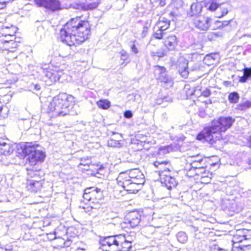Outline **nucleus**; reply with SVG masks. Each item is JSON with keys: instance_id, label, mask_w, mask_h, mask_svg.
I'll list each match as a JSON object with an SVG mask.
<instances>
[{"instance_id": "obj_64", "label": "nucleus", "mask_w": 251, "mask_h": 251, "mask_svg": "<svg viewBox=\"0 0 251 251\" xmlns=\"http://www.w3.org/2000/svg\"><path fill=\"white\" fill-rule=\"evenodd\" d=\"M225 83L226 84V85H227L228 83H230V82H229L228 81H225Z\"/></svg>"}, {"instance_id": "obj_45", "label": "nucleus", "mask_w": 251, "mask_h": 251, "mask_svg": "<svg viewBox=\"0 0 251 251\" xmlns=\"http://www.w3.org/2000/svg\"><path fill=\"white\" fill-rule=\"evenodd\" d=\"M244 75L248 78L251 77V68H245L243 70Z\"/></svg>"}, {"instance_id": "obj_12", "label": "nucleus", "mask_w": 251, "mask_h": 251, "mask_svg": "<svg viewBox=\"0 0 251 251\" xmlns=\"http://www.w3.org/2000/svg\"><path fill=\"white\" fill-rule=\"evenodd\" d=\"M160 180L168 190L175 188L177 185L176 179L170 175V172H163L160 174Z\"/></svg>"}, {"instance_id": "obj_39", "label": "nucleus", "mask_w": 251, "mask_h": 251, "mask_svg": "<svg viewBox=\"0 0 251 251\" xmlns=\"http://www.w3.org/2000/svg\"><path fill=\"white\" fill-rule=\"evenodd\" d=\"M70 6L74 9L84 11V2H74L71 4Z\"/></svg>"}, {"instance_id": "obj_43", "label": "nucleus", "mask_w": 251, "mask_h": 251, "mask_svg": "<svg viewBox=\"0 0 251 251\" xmlns=\"http://www.w3.org/2000/svg\"><path fill=\"white\" fill-rule=\"evenodd\" d=\"M172 4L174 7L178 9L183 6V1L182 0H173Z\"/></svg>"}, {"instance_id": "obj_4", "label": "nucleus", "mask_w": 251, "mask_h": 251, "mask_svg": "<svg viewBox=\"0 0 251 251\" xmlns=\"http://www.w3.org/2000/svg\"><path fill=\"white\" fill-rule=\"evenodd\" d=\"M117 183L129 193H136L139 186L144 182L143 174L137 169L121 173L117 178Z\"/></svg>"}, {"instance_id": "obj_47", "label": "nucleus", "mask_w": 251, "mask_h": 251, "mask_svg": "<svg viewBox=\"0 0 251 251\" xmlns=\"http://www.w3.org/2000/svg\"><path fill=\"white\" fill-rule=\"evenodd\" d=\"M82 202H83V200H81V204H80V205L79 206V207L80 208H82V209H84V210H85V212H86V213H89V214H90V212H91V211L93 209H91V208L87 209L88 206H87V207H86V206H85L83 205L82 204Z\"/></svg>"}, {"instance_id": "obj_8", "label": "nucleus", "mask_w": 251, "mask_h": 251, "mask_svg": "<svg viewBox=\"0 0 251 251\" xmlns=\"http://www.w3.org/2000/svg\"><path fill=\"white\" fill-rule=\"evenodd\" d=\"M170 22L165 18H160L154 27L153 36L157 39H161L166 34V30L170 25Z\"/></svg>"}, {"instance_id": "obj_53", "label": "nucleus", "mask_w": 251, "mask_h": 251, "mask_svg": "<svg viewBox=\"0 0 251 251\" xmlns=\"http://www.w3.org/2000/svg\"><path fill=\"white\" fill-rule=\"evenodd\" d=\"M31 88H33L34 90L38 91L40 89V86L38 84H32L31 86Z\"/></svg>"}, {"instance_id": "obj_62", "label": "nucleus", "mask_w": 251, "mask_h": 251, "mask_svg": "<svg viewBox=\"0 0 251 251\" xmlns=\"http://www.w3.org/2000/svg\"><path fill=\"white\" fill-rule=\"evenodd\" d=\"M197 2L201 3L204 1L205 0H196Z\"/></svg>"}, {"instance_id": "obj_20", "label": "nucleus", "mask_w": 251, "mask_h": 251, "mask_svg": "<svg viewBox=\"0 0 251 251\" xmlns=\"http://www.w3.org/2000/svg\"><path fill=\"white\" fill-rule=\"evenodd\" d=\"M42 186V182L40 180L35 179L28 180L26 185L28 190L32 192H37L40 190Z\"/></svg>"}, {"instance_id": "obj_57", "label": "nucleus", "mask_w": 251, "mask_h": 251, "mask_svg": "<svg viewBox=\"0 0 251 251\" xmlns=\"http://www.w3.org/2000/svg\"><path fill=\"white\" fill-rule=\"evenodd\" d=\"M27 171H28V175H30V176H32V174H34V175H36V173H37V172H36L35 173L34 172H33L32 171V169H31V168H30V169L27 168Z\"/></svg>"}, {"instance_id": "obj_14", "label": "nucleus", "mask_w": 251, "mask_h": 251, "mask_svg": "<svg viewBox=\"0 0 251 251\" xmlns=\"http://www.w3.org/2000/svg\"><path fill=\"white\" fill-rule=\"evenodd\" d=\"M7 142L9 141L7 139L0 138V155H8L13 152L12 148Z\"/></svg>"}, {"instance_id": "obj_33", "label": "nucleus", "mask_w": 251, "mask_h": 251, "mask_svg": "<svg viewBox=\"0 0 251 251\" xmlns=\"http://www.w3.org/2000/svg\"><path fill=\"white\" fill-rule=\"evenodd\" d=\"M175 146H174L173 145H170L166 146H162L159 148V151L160 152H162L163 154L168 153L171 151H175L174 148Z\"/></svg>"}, {"instance_id": "obj_36", "label": "nucleus", "mask_w": 251, "mask_h": 251, "mask_svg": "<svg viewBox=\"0 0 251 251\" xmlns=\"http://www.w3.org/2000/svg\"><path fill=\"white\" fill-rule=\"evenodd\" d=\"M150 55L151 57L155 58H160L166 55V52L163 50H159L156 51H151Z\"/></svg>"}, {"instance_id": "obj_30", "label": "nucleus", "mask_w": 251, "mask_h": 251, "mask_svg": "<svg viewBox=\"0 0 251 251\" xmlns=\"http://www.w3.org/2000/svg\"><path fill=\"white\" fill-rule=\"evenodd\" d=\"M223 32L221 31H215L209 32L207 35V38L210 41L215 40L218 37H222Z\"/></svg>"}, {"instance_id": "obj_21", "label": "nucleus", "mask_w": 251, "mask_h": 251, "mask_svg": "<svg viewBox=\"0 0 251 251\" xmlns=\"http://www.w3.org/2000/svg\"><path fill=\"white\" fill-rule=\"evenodd\" d=\"M18 28L15 26L11 25L9 26H3L1 29V34L2 36H10V38H13L15 34L16 33Z\"/></svg>"}, {"instance_id": "obj_44", "label": "nucleus", "mask_w": 251, "mask_h": 251, "mask_svg": "<svg viewBox=\"0 0 251 251\" xmlns=\"http://www.w3.org/2000/svg\"><path fill=\"white\" fill-rule=\"evenodd\" d=\"M189 159H191V160L190 161V163H195V162H200L201 160H203L205 158H203L201 156L198 155L196 156H192L188 157Z\"/></svg>"}, {"instance_id": "obj_5", "label": "nucleus", "mask_w": 251, "mask_h": 251, "mask_svg": "<svg viewBox=\"0 0 251 251\" xmlns=\"http://www.w3.org/2000/svg\"><path fill=\"white\" fill-rule=\"evenodd\" d=\"M132 242L129 235L119 234L102 237L100 243L102 246L109 248L106 251H129Z\"/></svg>"}, {"instance_id": "obj_24", "label": "nucleus", "mask_w": 251, "mask_h": 251, "mask_svg": "<svg viewBox=\"0 0 251 251\" xmlns=\"http://www.w3.org/2000/svg\"><path fill=\"white\" fill-rule=\"evenodd\" d=\"M168 163L166 161H156L153 163V166L155 167L157 170L155 172L158 173L159 176L160 177V174L163 172H170V170L168 168L166 167V165Z\"/></svg>"}, {"instance_id": "obj_25", "label": "nucleus", "mask_w": 251, "mask_h": 251, "mask_svg": "<svg viewBox=\"0 0 251 251\" xmlns=\"http://www.w3.org/2000/svg\"><path fill=\"white\" fill-rule=\"evenodd\" d=\"M38 147V146L35 147V145H31L30 143H26L22 149V153L25 157L28 156V158H31L32 152H33L36 148Z\"/></svg>"}, {"instance_id": "obj_60", "label": "nucleus", "mask_w": 251, "mask_h": 251, "mask_svg": "<svg viewBox=\"0 0 251 251\" xmlns=\"http://www.w3.org/2000/svg\"><path fill=\"white\" fill-rule=\"evenodd\" d=\"M248 144L250 148H251V136L249 137V138L248 139Z\"/></svg>"}, {"instance_id": "obj_1", "label": "nucleus", "mask_w": 251, "mask_h": 251, "mask_svg": "<svg viewBox=\"0 0 251 251\" xmlns=\"http://www.w3.org/2000/svg\"><path fill=\"white\" fill-rule=\"evenodd\" d=\"M91 26L81 17L71 19L60 30L59 38L66 45L77 46L86 40L90 35Z\"/></svg>"}, {"instance_id": "obj_22", "label": "nucleus", "mask_w": 251, "mask_h": 251, "mask_svg": "<svg viewBox=\"0 0 251 251\" xmlns=\"http://www.w3.org/2000/svg\"><path fill=\"white\" fill-rule=\"evenodd\" d=\"M202 8L201 3L199 2H194L192 4L190 8V11L188 12V15L189 17L197 16L201 12Z\"/></svg>"}, {"instance_id": "obj_54", "label": "nucleus", "mask_w": 251, "mask_h": 251, "mask_svg": "<svg viewBox=\"0 0 251 251\" xmlns=\"http://www.w3.org/2000/svg\"><path fill=\"white\" fill-rule=\"evenodd\" d=\"M249 78L247 76H246L244 75H243L242 76L240 77L239 81L242 83H244V82H246V81Z\"/></svg>"}, {"instance_id": "obj_41", "label": "nucleus", "mask_w": 251, "mask_h": 251, "mask_svg": "<svg viewBox=\"0 0 251 251\" xmlns=\"http://www.w3.org/2000/svg\"><path fill=\"white\" fill-rule=\"evenodd\" d=\"M120 54L121 55V59L124 61H127L129 59V54L124 50L120 51Z\"/></svg>"}, {"instance_id": "obj_56", "label": "nucleus", "mask_w": 251, "mask_h": 251, "mask_svg": "<svg viewBox=\"0 0 251 251\" xmlns=\"http://www.w3.org/2000/svg\"><path fill=\"white\" fill-rule=\"evenodd\" d=\"M231 251H243L242 249L240 247H233Z\"/></svg>"}, {"instance_id": "obj_37", "label": "nucleus", "mask_w": 251, "mask_h": 251, "mask_svg": "<svg viewBox=\"0 0 251 251\" xmlns=\"http://www.w3.org/2000/svg\"><path fill=\"white\" fill-rule=\"evenodd\" d=\"M98 6V3L94 2H84V11L92 10L96 8Z\"/></svg>"}, {"instance_id": "obj_50", "label": "nucleus", "mask_w": 251, "mask_h": 251, "mask_svg": "<svg viewBox=\"0 0 251 251\" xmlns=\"http://www.w3.org/2000/svg\"><path fill=\"white\" fill-rule=\"evenodd\" d=\"M151 20H148L145 23L143 27H145V28L149 29V28L151 26Z\"/></svg>"}, {"instance_id": "obj_13", "label": "nucleus", "mask_w": 251, "mask_h": 251, "mask_svg": "<svg viewBox=\"0 0 251 251\" xmlns=\"http://www.w3.org/2000/svg\"><path fill=\"white\" fill-rule=\"evenodd\" d=\"M211 19L208 17L197 16L194 20V24L198 28L202 30H207L210 26Z\"/></svg>"}, {"instance_id": "obj_59", "label": "nucleus", "mask_w": 251, "mask_h": 251, "mask_svg": "<svg viewBox=\"0 0 251 251\" xmlns=\"http://www.w3.org/2000/svg\"><path fill=\"white\" fill-rule=\"evenodd\" d=\"M130 62V60H128L127 62H124L121 64V66L123 67H125L128 63Z\"/></svg>"}, {"instance_id": "obj_46", "label": "nucleus", "mask_w": 251, "mask_h": 251, "mask_svg": "<svg viewBox=\"0 0 251 251\" xmlns=\"http://www.w3.org/2000/svg\"><path fill=\"white\" fill-rule=\"evenodd\" d=\"M216 54H209L206 55L204 58V61H205L206 62L208 60H209V61L214 60H215L214 57L216 56Z\"/></svg>"}, {"instance_id": "obj_9", "label": "nucleus", "mask_w": 251, "mask_h": 251, "mask_svg": "<svg viewBox=\"0 0 251 251\" xmlns=\"http://www.w3.org/2000/svg\"><path fill=\"white\" fill-rule=\"evenodd\" d=\"M103 197L101 189L94 187L87 188L84 190L83 195V202L86 204L95 200H100Z\"/></svg>"}, {"instance_id": "obj_3", "label": "nucleus", "mask_w": 251, "mask_h": 251, "mask_svg": "<svg viewBox=\"0 0 251 251\" xmlns=\"http://www.w3.org/2000/svg\"><path fill=\"white\" fill-rule=\"evenodd\" d=\"M74 103V97L66 93H61L53 97L48 105L47 112L51 117L64 116L70 114V109Z\"/></svg>"}, {"instance_id": "obj_31", "label": "nucleus", "mask_w": 251, "mask_h": 251, "mask_svg": "<svg viewBox=\"0 0 251 251\" xmlns=\"http://www.w3.org/2000/svg\"><path fill=\"white\" fill-rule=\"evenodd\" d=\"M193 94H195L197 96H198L199 94H200L201 95H202L205 97H208L211 95V91L209 89L206 88L205 90L201 92V90L198 89V87L195 90Z\"/></svg>"}, {"instance_id": "obj_49", "label": "nucleus", "mask_w": 251, "mask_h": 251, "mask_svg": "<svg viewBox=\"0 0 251 251\" xmlns=\"http://www.w3.org/2000/svg\"><path fill=\"white\" fill-rule=\"evenodd\" d=\"M2 36H1V37ZM4 38H2L1 39V42H4V43H8L10 41H13V39L12 38H10V36H7V37H5V36H3Z\"/></svg>"}, {"instance_id": "obj_23", "label": "nucleus", "mask_w": 251, "mask_h": 251, "mask_svg": "<svg viewBox=\"0 0 251 251\" xmlns=\"http://www.w3.org/2000/svg\"><path fill=\"white\" fill-rule=\"evenodd\" d=\"M189 166L190 167L188 169V173H191L195 170L206 168L207 167L206 158L203 160H201L200 162L196 161L195 163H190Z\"/></svg>"}, {"instance_id": "obj_7", "label": "nucleus", "mask_w": 251, "mask_h": 251, "mask_svg": "<svg viewBox=\"0 0 251 251\" xmlns=\"http://www.w3.org/2000/svg\"><path fill=\"white\" fill-rule=\"evenodd\" d=\"M232 241L233 244L244 242L243 246L245 247L251 245V229L244 228L237 230Z\"/></svg>"}, {"instance_id": "obj_48", "label": "nucleus", "mask_w": 251, "mask_h": 251, "mask_svg": "<svg viewBox=\"0 0 251 251\" xmlns=\"http://www.w3.org/2000/svg\"><path fill=\"white\" fill-rule=\"evenodd\" d=\"M132 116V113L130 110H126L124 113V116L126 118L130 119Z\"/></svg>"}, {"instance_id": "obj_35", "label": "nucleus", "mask_w": 251, "mask_h": 251, "mask_svg": "<svg viewBox=\"0 0 251 251\" xmlns=\"http://www.w3.org/2000/svg\"><path fill=\"white\" fill-rule=\"evenodd\" d=\"M107 146L108 147L114 148H120L122 146V144L119 140H116L113 139H111L108 141Z\"/></svg>"}, {"instance_id": "obj_34", "label": "nucleus", "mask_w": 251, "mask_h": 251, "mask_svg": "<svg viewBox=\"0 0 251 251\" xmlns=\"http://www.w3.org/2000/svg\"><path fill=\"white\" fill-rule=\"evenodd\" d=\"M251 107V101H247L237 105L236 108L239 110H246Z\"/></svg>"}, {"instance_id": "obj_26", "label": "nucleus", "mask_w": 251, "mask_h": 251, "mask_svg": "<svg viewBox=\"0 0 251 251\" xmlns=\"http://www.w3.org/2000/svg\"><path fill=\"white\" fill-rule=\"evenodd\" d=\"M91 157L85 156L80 159V163L78 165V167L84 170L88 171L89 169V164L90 163Z\"/></svg>"}, {"instance_id": "obj_18", "label": "nucleus", "mask_w": 251, "mask_h": 251, "mask_svg": "<svg viewBox=\"0 0 251 251\" xmlns=\"http://www.w3.org/2000/svg\"><path fill=\"white\" fill-rule=\"evenodd\" d=\"M132 227L137 226L141 221V215L139 213L135 212H131L127 215L126 220Z\"/></svg>"}, {"instance_id": "obj_55", "label": "nucleus", "mask_w": 251, "mask_h": 251, "mask_svg": "<svg viewBox=\"0 0 251 251\" xmlns=\"http://www.w3.org/2000/svg\"><path fill=\"white\" fill-rule=\"evenodd\" d=\"M162 101H163L171 102L172 101V98H171L169 96H164L162 98Z\"/></svg>"}, {"instance_id": "obj_40", "label": "nucleus", "mask_w": 251, "mask_h": 251, "mask_svg": "<svg viewBox=\"0 0 251 251\" xmlns=\"http://www.w3.org/2000/svg\"><path fill=\"white\" fill-rule=\"evenodd\" d=\"M151 2L154 6H163L166 4L165 0H150Z\"/></svg>"}, {"instance_id": "obj_52", "label": "nucleus", "mask_w": 251, "mask_h": 251, "mask_svg": "<svg viewBox=\"0 0 251 251\" xmlns=\"http://www.w3.org/2000/svg\"><path fill=\"white\" fill-rule=\"evenodd\" d=\"M148 30L149 29L145 28V27H143V30L141 33L142 38H145L147 36L148 32Z\"/></svg>"}, {"instance_id": "obj_29", "label": "nucleus", "mask_w": 251, "mask_h": 251, "mask_svg": "<svg viewBox=\"0 0 251 251\" xmlns=\"http://www.w3.org/2000/svg\"><path fill=\"white\" fill-rule=\"evenodd\" d=\"M239 94L235 91L230 93L228 96L229 101L232 103H237L239 101Z\"/></svg>"}, {"instance_id": "obj_58", "label": "nucleus", "mask_w": 251, "mask_h": 251, "mask_svg": "<svg viewBox=\"0 0 251 251\" xmlns=\"http://www.w3.org/2000/svg\"><path fill=\"white\" fill-rule=\"evenodd\" d=\"M92 175L99 178H100L101 176L100 173H99L98 171H97L96 173L92 174Z\"/></svg>"}, {"instance_id": "obj_16", "label": "nucleus", "mask_w": 251, "mask_h": 251, "mask_svg": "<svg viewBox=\"0 0 251 251\" xmlns=\"http://www.w3.org/2000/svg\"><path fill=\"white\" fill-rule=\"evenodd\" d=\"M37 148H36L33 152H32L31 158H28L29 163L32 165H35L38 161H43L45 157V152L37 149Z\"/></svg>"}, {"instance_id": "obj_38", "label": "nucleus", "mask_w": 251, "mask_h": 251, "mask_svg": "<svg viewBox=\"0 0 251 251\" xmlns=\"http://www.w3.org/2000/svg\"><path fill=\"white\" fill-rule=\"evenodd\" d=\"M100 200L92 201L89 202V206H88L87 209H98L100 207L101 204L99 201Z\"/></svg>"}, {"instance_id": "obj_2", "label": "nucleus", "mask_w": 251, "mask_h": 251, "mask_svg": "<svg viewBox=\"0 0 251 251\" xmlns=\"http://www.w3.org/2000/svg\"><path fill=\"white\" fill-rule=\"evenodd\" d=\"M235 122L231 117H221L213 121L211 125L205 127L197 136L198 140L204 139L213 145L222 138L221 132L229 128Z\"/></svg>"}, {"instance_id": "obj_19", "label": "nucleus", "mask_w": 251, "mask_h": 251, "mask_svg": "<svg viewBox=\"0 0 251 251\" xmlns=\"http://www.w3.org/2000/svg\"><path fill=\"white\" fill-rule=\"evenodd\" d=\"M178 44V40L176 35H171L167 37L164 42L165 46L169 50H176Z\"/></svg>"}, {"instance_id": "obj_10", "label": "nucleus", "mask_w": 251, "mask_h": 251, "mask_svg": "<svg viewBox=\"0 0 251 251\" xmlns=\"http://www.w3.org/2000/svg\"><path fill=\"white\" fill-rule=\"evenodd\" d=\"M37 5L44 7L51 11L62 9L61 2L59 0H35Z\"/></svg>"}, {"instance_id": "obj_63", "label": "nucleus", "mask_w": 251, "mask_h": 251, "mask_svg": "<svg viewBox=\"0 0 251 251\" xmlns=\"http://www.w3.org/2000/svg\"><path fill=\"white\" fill-rule=\"evenodd\" d=\"M170 15L171 16H174V13L172 12L170 13Z\"/></svg>"}, {"instance_id": "obj_6", "label": "nucleus", "mask_w": 251, "mask_h": 251, "mask_svg": "<svg viewBox=\"0 0 251 251\" xmlns=\"http://www.w3.org/2000/svg\"><path fill=\"white\" fill-rule=\"evenodd\" d=\"M42 69L44 74L43 79L47 85H51L59 80L61 77L64 74L62 70L49 64L43 65Z\"/></svg>"}, {"instance_id": "obj_51", "label": "nucleus", "mask_w": 251, "mask_h": 251, "mask_svg": "<svg viewBox=\"0 0 251 251\" xmlns=\"http://www.w3.org/2000/svg\"><path fill=\"white\" fill-rule=\"evenodd\" d=\"M218 24V27H221L229 24V21H225L224 22H217Z\"/></svg>"}, {"instance_id": "obj_27", "label": "nucleus", "mask_w": 251, "mask_h": 251, "mask_svg": "<svg viewBox=\"0 0 251 251\" xmlns=\"http://www.w3.org/2000/svg\"><path fill=\"white\" fill-rule=\"evenodd\" d=\"M205 168H204L193 170L192 172L193 174H190V176H192L194 175L201 176L202 178H204L205 177L207 178V181H209L210 180L211 177L210 176H207L205 175Z\"/></svg>"}, {"instance_id": "obj_61", "label": "nucleus", "mask_w": 251, "mask_h": 251, "mask_svg": "<svg viewBox=\"0 0 251 251\" xmlns=\"http://www.w3.org/2000/svg\"><path fill=\"white\" fill-rule=\"evenodd\" d=\"M0 251H10L9 250H7V249H5L4 248L0 247Z\"/></svg>"}, {"instance_id": "obj_11", "label": "nucleus", "mask_w": 251, "mask_h": 251, "mask_svg": "<svg viewBox=\"0 0 251 251\" xmlns=\"http://www.w3.org/2000/svg\"><path fill=\"white\" fill-rule=\"evenodd\" d=\"M154 73L157 80L161 82L169 84L170 86L173 85L171 78L167 74L165 67L159 66L154 67Z\"/></svg>"}, {"instance_id": "obj_15", "label": "nucleus", "mask_w": 251, "mask_h": 251, "mask_svg": "<svg viewBox=\"0 0 251 251\" xmlns=\"http://www.w3.org/2000/svg\"><path fill=\"white\" fill-rule=\"evenodd\" d=\"M178 72L182 77L187 78L189 75L188 61L183 58L179 59L177 65Z\"/></svg>"}, {"instance_id": "obj_32", "label": "nucleus", "mask_w": 251, "mask_h": 251, "mask_svg": "<svg viewBox=\"0 0 251 251\" xmlns=\"http://www.w3.org/2000/svg\"><path fill=\"white\" fill-rule=\"evenodd\" d=\"M176 238L178 241L181 243H185L188 240V237L185 232L183 231L179 232L176 234Z\"/></svg>"}, {"instance_id": "obj_42", "label": "nucleus", "mask_w": 251, "mask_h": 251, "mask_svg": "<svg viewBox=\"0 0 251 251\" xmlns=\"http://www.w3.org/2000/svg\"><path fill=\"white\" fill-rule=\"evenodd\" d=\"M136 42V41L135 40H132V41H130V47L131 50L133 53H134L135 54H137L139 52V50L135 45Z\"/></svg>"}, {"instance_id": "obj_17", "label": "nucleus", "mask_w": 251, "mask_h": 251, "mask_svg": "<svg viewBox=\"0 0 251 251\" xmlns=\"http://www.w3.org/2000/svg\"><path fill=\"white\" fill-rule=\"evenodd\" d=\"M207 9L211 11L217 10L216 16L218 18H221L226 15L227 12V8L225 7H221L219 5L215 2H211L208 6Z\"/></svg>"}, {"instance_id": "obj_28", "label": "nucleus", "mask_w": 251, "mask_h": 251, "mask_svg": "<svg viewBox=\"0 0 251 251\" xmlns=\"http://www.w3.org/2000/svg\"><path fill=\"white\" fill-rule=\"evenodd\" d=\"M97 104L99 108L104 110L108 109L111 106L110 102L105 99L99 100L97 101Z\"/></svg>"}]
</instances>
